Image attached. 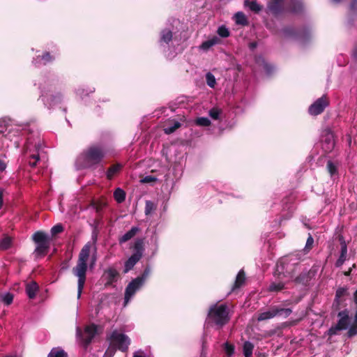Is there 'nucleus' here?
<instances>
[{"label":"nucleus","mask_w":357,"mask_h":357,"mask_svg":"<svg viewBox=\"0 0 357 357\" xmlns=\"http://www.w3.org/2000/svg\"><path fill=\"white\" fill-rule=\"evenodd\" d=\"M285 287V284L282 282H271L268 286V290L270 292H278L283 290Z\"/></svg>","instance_id":"obj_35"},{"label":"nucleus","mask_w":357,"mask_h":357,"mask_svg":"<svg viewBox=\"0 0 357 357\" xmlns=\"http://www.w3.org/2000/svg\"><path fill=\"white\" fill-rule=\"evenodd\" d=\"M91 206L95 208L97 215H102V211L107 206V199L101 197L99 199L93 200Z\"/></svg>","instance_id":"obj_21"},{"label":"nucleus","mask_w":357,"mask_h":357,"mask_svg":"<svg viewBox=\"0 0 357 357\" xmlns=\"http://www.w3.org/2000/svg\"><path fill=\"white\" fill-rule=\"evenodd\" d=\"M244 6L255 13H259L263 8V6L259 5L257 0H245Z\"/></svg>","instance_id":"obj_26"},{"label":"nucleus","mask_w":357,"mask_h":357,"mask_svg":"<svg viewBox=\"0 0 357 357\" xmlns=\"http://www.w3.org/2000/svg\"><path fill=\"white\" fill-rule=\"evenodd\" d=\"M12 245V238L6 236L0 241V250H6Z\"/></svg>","instance_id":"obj_38"},{"label":"nucleus","mask_w":357,"mask_h":357,"mask_svg":"<svg viewBox=\"0 0 357 357\" xmlns=\"http://www.w3.org/2000/svg\"><path fill=\"white\" fill-rule=\"evenodd\" d=\"M13 294L8 292L5 295L0 294L1 301L6 305H10L13 301Z\"/></svg>","instance_id":"obj_41"},{"label":"nucleus","mask_w":357,"mask_h":357,"mask_svg":"<svg viewBox=\"0 0 357 357\" xmlns=\"http://www.w3.org/2000/svg\"><path fill=\"white\" fill-rule=\"evenodd\" d=\"M234 346L229 342L225 344V350L228 357H231L234 354Z\"/></svg>","instance_id":"obj_47"},{"label":"nucleus","mask_w":357,"mask_h":357,"mask_svg":"<svg viewBox=\"0 0 357 357\" xmlns=\"http://www.w3.org/2000/svg\"><path fill=\"white\" fill-rule=\"evenodd\" d=\"M68 260H64L61 264V271H64L68 268Z\"/></svg>","instance_id":"obj_58"},{"label":"nucleus","mask_w":357,"mask_h":357,"mask_svg":"<svg viewBox=\"0 0 357 357\" xmlns=\"http://www.w3.org/2000/svg\"><path fill=\"white\" fill-rule=\"evenodd\" d=\"M278 311H275V305L271 306L268 310L266 312H261L258 314L257 321H266L275 317H277Z\"/></svg>","instance_id":"obj_19"},{"label":"nucleus","mask_w":357,"mask_h":357,"mask_svg":"<svg viewBox=\"0 0 357 357\" xmlns=\"http://www.w3.org/2000/svg\"><path fill=\"white\" fill-rule=\"evenodd\" d=\"M353 298L354 303L357 305V289L354 293Z\"/></svg>","instance_id":"obj_62"},{"label":"nucleus","mask_w":357,"mask_h":357,"mask_svg":"<svg viewBox=\"0 0 357 357\" xmlns=\"http://www.w3.org/2000/svg\"><path fill=\"white\" fill-rule=\"evenodd\" d=\"M143 284L142 278H136L128 284L125 291V304L129 301L130 298L140 289Z\"/></svg>","instance_id":"obj_12"},{"label":"nucleus","mask_w":357,"mask_h":357,"mask_svg":"<svg viewBox=\"0 0 357 357\" xmlns=\"http://www.w3.org/2000/svg\"><path fill=\"white\" fill-rule=\"evenodd\" d=\"M264 69L268 75H271L274 71V67L271 64L264 63Z\"/></svg>","instance_id":"obj_54"},{"label":"nucleus","mask_w":357,"mask_h":357,"mask_svg":"<svg viewBox=\"0 0 357 357\" xmlns=\"http://www.w3.org/2000/svg\"><path fill=\"white\" fill-rule=\"evenodd\" d=\"M220 113H221V111L216 107H213L209 111L210 116L214 120H218L219 119Z\"/></svg>","instance_id":"obj_48"},{"label":"nucleus","mask_w":357,"mask_h":357,"mask_svg":"<svg viewBox=\"0 0 357 357\" xmlns=\"http://www.w3.org/2000/svg\"><path fill=\"white\" fill-rule=\"evenodd\" d=\"M6 155L5 153L0 154V172H3L7 167V164L6 162Z\"/></svg>","instance_id":"obj_50"},{"label":"nucleus","mask_w":357,"mask_h":357,"mask_svg":"<svg viewBox=\"0 0 357 357\" xmlns=\"http://www.w3.org/2000/svg\"><path fill=\"white\" fill-rule=\"evenodd\" d=\"M219 41V39L217 37H213L210 40H207L203 42L200 46L201 49L204 50H208L210 47L217 44Z\"/></svg>","instance_id":"obj_36"},{"label":"nucleus","mask_w":357,"mask_h":357,"mask_svg":"<svg viewBox=\"0 0 357 357\" xmlns=\"http://www.w3.org/2000/svg\"><path fill=\"white\" fill-rule=\"evenodd\" d=\"M99 326L92 323L86 325L82 331L80 328H77L76 335L78 343L86 350L91 344L93 338L98 335Z\"/></svg>","instance_id":"obj_4"},{"label":"nucleus","mask_w":357,"mask_h":357,"mask_svg":"<svg viewBox=\"0 0 357 357\" xmlns=\"http://www.w3.org/2000/svg\"><path fill=\"white\" fill-rule=\"evenodd\" d=\"M96 261V256L93 255L91 257V262H90V266H91V267H93V266L95 265Z\"/></svg>","instance_id":"obj_60"},{"label":"nucleus","mask_w":357,"mask_h":357,"mask_svg":"<svg viewBox=\"0 0 357 357\" xmlns=\"http://www.w3.org/2000/svg\"><path fill=\"white\" fill-rule=\"evenodd\" d=\"M102 215H97V217L94 219L92 226L93 227V232L98 229V227L102 223Z\"/></svg>","instance_id":"obj_49"},{"label":"nucleus","mask_w":357,"mask_h":357,"mask_svg":"<svg viewBox=\"0 0 357 357\" xmlns=\"http://www.w3.org/2000/svg\"><path fill=\"white\" fill-rule=\"evenodd\" d=\"M275 311L278 312H277V316L282 317L284 318L288 317L292 312V310L290 308H284L276 305H275Z\"/></svg>","instance_id":"obj_37"},{"label":"nucleus","mask_w":357,"mask_h":357,"mask_svg":"<svg viewBox=\"0 0 357 357\" xmlns=\"http://www.w3.org/2000/svg\"><path fill=\"white\" fill-rule=\"evenodd\" d=\"M123 165L121 163H116L111 165L107 170L106 176L108 180H112L123 169Z\"/></svg>","instance_id":"obj_22"},{"label":"nucleus","mask_w":357,"mask_h":357,"mask_svg":"<svg viewBox=\"0 0 357 357\" xmlns=\"http://www.w3.org/2000/svg\"><path fill=\"white\" fill-rule=\"evenodd\" d=\"M349 324L350 318H340L337 323L328 329V335L329 336L337 335L338 331L347 329Z\"/></svg>","instance_id":"obj_14"},{"label":"nucleus","mask_w":357,"mask_h":357,"mask_svg":"<svg viewBox=\"0 0 357 357\" xmlns=\"http://www.w3.org/2000/svg\"><path fill=\"white\" fill-rule=\"evenodd\" d=\"M173 37L172 31L169 29H163L160 33V42H163L166 44H168L172 40Z\"/></svg>","instance_id":"obj_32"},{"label":"nucleus","mask_w":357,"mask_h":357,"mask_svg":"<svg viewBox=\"0 0 357 357\" xmlns=\"http://www.w3.org/2000/svg\"><path fill=\"white\" fill-rule=\"evenodd\" d=\"M329 105V100L326 95L322 96L313 102L308 109V112L312 116L321 114Z\"/></svg>","instance_id":"obj_10"},{"label":"nucleus","mask_w":357,"mask_h":357,"mask_svg":"<svg viewBox=\"0 0 357 357\" xmlns=\"http://www.w3.org/2000/svg\"><path fill=\"white\" fill-rule=\"evenodd\" d=\"M337 317L339 318H350L349 317V312L347 309H345L344 310H342L338 312Z\"/></svg>","instance_id":"obj_56"},{"label":"nucleus","mask_w":357,"mask_h":357,"mask_svg":"<svg viewBox=\"0 0 357 357\" xmlns=\"http://www.w3.org/2000/svg\"><path fill=\"white\" fill-rule=\"evenodd\" d=\"M268 8L270 12L275 17L282 14L284 11V7L282 3L271 1L268 4Z\"/></svg>","instance_id":"obj_20"},{"label":"nucleus","mask_w":357,"mask_h":357,"mask_svg":"<svg viewBox=\"0 0 357 357\" xmlns=\"http://www.w3.org/2000/svg\"><path fill=\"white\" fill-rule=\"evenodd\" d=\"M55 60V56L49 52H45L42 55L37 56L33 62L36 66L38 65H47V63H52Z\"/></svg>","instance_id":"obj_16"},{"label":"nucleus","mask_w":357,"mask_h":357,"mask_svg":"<svg viewBox=\"0 0 357 357\" xmlns=\"http://www.w3.org/2000/svg\"><path fill=\"white\" fill-rule=\"evenodd\" d=\"M195 123L199 126H209L211 125V121L207 117H199L195 120Z\"/></svg>","instance_id":"obj_42"},{"label":"nucleus","mask_w":357,"mask_h":357,"mask_svg":"<svg viewBox=\"0 0 357 357\" xmlns=\"http://www.w3.org/2000/svg\"><path fill=\"white\" fill-rule=\"evenodd\" d=\"M282 31H283V33L286 36H295L296 35L294 29L293 28H291V27L284 28Z\"/></svg>","instance_id":"obj_55"},{"label":"nucleus","mask_w":357,"mask_h":357,"mask_svg":"<svg viewBox=\"0 0 357 357\" xmlns=\"http://www.w3.org/2000/svg\"><path fill=\"white\" fill-rule=\"evenodd\" d=\"M303 6L301 2L297 0H291L289 6V11L294 14H300L303 12Z\"/></svg>","instance_id":"obj_27"},{"label":"nucleus","mask_w":357,"mask_h":357,"mask_svg":"<svg viewBox=\"0 0 357 357\" xmlns=\"http://www.w3.org/2000/svg\"><path fill=\"white\" fill-rule=\"evenodd\" d=\"M349 295V288L346 286L340 287L337 289L335 291V298L333 303V307L335 310H340V306L343 302L346 301L344 297Z\"/></svg>","instance_id":"obj_13"},{"label":"nucleus","mask_w":357,"mask_h":357,"mask_svg":"<svg viewBox=\"0 0 357 357\" xmlns=\"http://www.w3.org/2000/svg\"><path fill=\"white\" fill-rule=\"evenodd\" d=\"M254 344L250 341H245L243 346V353L245 357H252Z\"/></svg>","instance_id":"obj_31"},{"label":"nucleus","mask_w":357,"mask_h":357,"mask_svg":"<svg viewBox=\"0 0 357 357\" xmlns=\"http://www.w3.org/2000/svg\"><path fill=\"white\" fill-rule=\"evenodd\" d=\"M293 197L291 196H287L284 197L282 200L283 204V211L287 210V213L282 215V219H288L289 218L294 212V206L292 204Z\"/></svg>","instance_id":"obj_17"},{"label":"nucleus","mask_w":357,"mask_h":357,"mask_svg":"<svg viewBox=\"0 0 357 357\" xmlns=\"http://www.w3.org/2000/svg\"><path fill=\"white\" fill-rule=\"evenodd\" d=\"M107 339L110 341L112 345L122 352H127L131 343L127 335L119 333L117 330L113 331Z\"/></svg>","instance_id":"obj_9"},{"label":"nucleus","mask_w":357,"mask_h":357,"mask_svg":"<svg viewBox=\"0 0 357 357\" xmlns=\"http://www.w3.org/2000/svg\"><path fill=\"white\" fill-rule=\"evenodd\" d=\"M338 238L341 245V251L340 255L335 264L336 267L342 266L347 260V245L346 244L345 240L341 235L339 236Z\"/></svg>","instance_id":"obj_15"},{"label":"nucleus","mask_w":357,"mask_h":357,"mask_svg":"<svg viewBox=\"0 0 357 357\" xmlns=\"http://www.w3.org/2000/svg\"><path fill=\"white\" fill-rule=\"evenodd\" d=\"M256 47H257V43H255V42H254V43H251L250 44V47L251 49H254V48H255Z\"/></svg>","instance_id":"obj_64"},{"label":"nucleus","mask_w":357,"mask_h":357,"mask_svg":"<svg viewBox=\"0 0 357 357\" xmlns=\"http://www.w3.org/2000/svg\"><path fill=\"white\" fill-rule=\"evenodd\" d=\"M313 244H314V238L312 236V235L310 234H309V236L307 237L306 244H305V246L304 248V251L305 252H308L312 248Z\"/></svg>","instance_id":"obj_46"},{"label":"nucleus","mask_w":357,"mask_h":357,"mask_svg":"<svg viewBox=\"0 0 357 357\" xmlns=\"http://www.w3.org/2000/svg\"><path fill=\"white\" fill-rule=\"evenodd\" d=\"M139 231V228L137 227H132L129 231L124 234L121 237L119 238V243H123L133 238Z\"/></svg>","instance_id":"obj_28"},{"label":"nucleus","mask_w":357,"mask_h":357,"mask_svg":"<svg viewBox=\"0 0 357 357\" xmlns=\"http://www.w3.org/2000/svg\"><path fill=\"white\" fill-rule=\"evenodd\" d=\"M317 271L316 268L312 267L310 270L301 273L294 281L296 284L307 287L310 284L311 280L314 278Z\"/></svg>","instance_id":"obj_11"},{"label":"nucleus","mask_w":357,"mask_h":357,"mask_svg":"<svg viewBox=\"0 0 357 357\" xmlns=\"http://www.w3.org/2000/svg\"><path fill=\"white\" fill-rule=\"evenodd\" d=\"M32 240L37 245L34 254L37 258L44 257L50 250V239L47 235L42 231L35 232L32 236Z\"/></svg>","instance_id":"obj_7"},{"label":"nucleus","mask_w":357,"mask_h":357,"mask_svg":"<svg viewBox=\"0 0 357 357\" xmlns=\"http://www.w3.org/2000/svg\"><path fill=\"white\" fill-rule=\"evenodd\" d=\"M48 99L52 102V104H56L61 101V94L58 93L56 96H50Z\"/></svg>","instance_id":"obj_52"},{"label":"nucleus","mask_w":357,"mask_h":357,"mask_svg":"<svg viewBox=\"0 0 357 357\" xmlns=\"http://www.w3.org/2000/svg\"><path fill=\"white\" fill-rule=\"evenodd\" d=\"M181 126V124L178 121L174 119L169 120L167 123L166 127L164 128V132L167 135H170L174 132Z\"/></svg>","instance_id":"obj_24"},{"label":"nucleus","mask_w":357,"mask_h":357,"mask_svg":"<svg viewBox=\"0 0 357 357\" xmlns=\"http://www.w3.org/2000/svg\"><path fill=\"white\" fill-rule=\"evenodd\" d=\"M245 282V273L243 270H241L236 278L235 282L231 287V291L241 287Z\"/></svg>","instance_id":"obj_25"},{"label":"nucleus","mask_w":357,"mask_h":357,"mask_svg":"<svg viewBox=\"0 0 357 357\" xmlns=\"http://www.w3.org/2000/svg\"><path fill=\"white\" fill-rule=\"evenodd\" d=\"M149 273H150V268H149V267H146L144 270L143 273L140 276H138L137 278H142V282H144L145 280L149 276Z\"/></svg>","instance_id":"obj_57"},{"label":"nucleus","mask_w":357,"mask_h":357,"mask_svg":"<svg viewBox=\"0 0 357 357\" xmlns=\"http://www.w3.org/2000/svg\"><path fill=\"white\" fill-rule=\"evenodd\" d=\"M114 198L119 204L123 202L126 199V192L120 188H117L114 192Z\"/></svg>","instance_id":"obj_33"},{"label":"nucleus","mask_w":357,"mask_h":357,"mask_svg":"<svg viewBox=\"0 0 357 357\" xmlns=\"http://www.w3.org/2000/svg\"><path fill=\"white\" fill-rule=\"evenodd\" d=\"M326 169L331 176L337 174V167L331 160H328L326 165Z\"/></svg>","instance_id":"obj_40"},{"label":"nucleus","mask_w":357,"mask_h":357,"mask_svg":"<svg viewBox=\"0 0 357 357\" xmlns=\"http://www.w3.org/2000/svg\"><path fill=\"white\" fill-rule=\"evenodd\" d=\"M218 34L222 38H227L230 35L229 29L225 26H221L218 29Z\"/></svg>","instance_id":"obj_43"},{"label":"nucleus","mask_w":357,"mask_h":357,"mask_svg":"<svg viewBox=\"0 0 357 357\" xmlns=\"http://www.w3.org/2000/svg\"><path fill=\"white\" fill-rule=\"evenodd\" d=\"M91 244L87 243L81 249L75 266L72 269L73 274L77 277V298L81 297L86 280L88 261L90 257Z\"/></svg>","instance_id":"obj_1"},{"label":"nucleus","mask_w":357,"mask_h":357,"mask_svg":"<svg viewBox=\"0 0 357 357\" xmlns=\"http://www.w3.org/2000/svg\"><path fill=\"white\" fill-rule=\"evenodd\" d=\"M207 319L209 321L222 328L230 320L228 306L226 304L211 305L207 314Z\"/></svg>","instance_id":"obj_3"},{"label":"nucleus","mask_w":357,"mask_h":357,"mask_svg":"<svg viewBox=\"0 0 357 357\" xmlns=\"http://www.w3.org/2000/svg\"><path fill=\"white\" fill-rule=\"evenodd\" d=\"M133 254L125 261L123 273L131 271L136 264L142 259L144 252V241L137 238L132 246Z\"/></svg>","instance_id":"obj_6"},{"label":"nucleus","mask_w":357,"mask_h":357,"mask_svg":"<svg viewBox=\"0 0 357 357\" xmlns=\"http://www.w3.org/2000/svg\"><path fill=\"white\" fill-rule=\"evenodd\" d=\"M157 181V178L153 176H146L141 179V182L143 183H149Z\"/></svg>","instance_id":"obj_53"},{"label":"nucleus","mask_w":357,"mask_h":357,"mask_svg":"<svg viewBox=\"0 0 357 357\" xmlns=\"http://www.w3.org/2000/svg\"><path fill=\"white\" fill-rule=\"evenodd\" d=\"M116 349H117L114 346L110 344L109 347L107 349L104 356L107 357H112L114 355Z\"/></svg>","instance_id":"obj_51"},{"label":"nucleus","mask_w":357,"mask_h":357,"mask_svg":"<svg viewBox=\"0 0 357 357\" xmlns=\"http://www.w3.org/2000/svg\"><path fill=\"white\" fill-rule=\"evenodd\" d=\"M322 146H323V149L326 152H331L333 149V148L335 146V142L333 139L332 135H328L326 137V138L323 142Z\"/></svg>","instance_id":"obj_29"},{"label":"nucleus","mask_w":357,"mask_h":357,"mask_svg":"<svg viewBox=\"0 0 357 357\" xmlns=\"http://www.w3.org/2000/svg\"><path fill=\"white\" fill-rule=\"evenodd\" d=\"M63 231V227L61 224H56L53 226L51 229V234L54 236Z\"/></svg>","instance_id":"obj_45"},{"label":"nucleus","mask_w":357,"mask_h":357,"mask_svg":"<svg viewBox=\"0 0 357 357\" xmlns=\"http://www.w3.org/2000/svg\"><path fill=\"white\" fill-rule=\"evenodd\" d=\"M3 190L2 189H0V209L2 208L3 204Z\"/></svg>","instance_id":"obj_59"},{"label":"nucleus","mask_w":357,"mask_h":357,"mask_svg":"<svg viewBox=\"0 0 357 357\" xmlns=\"http://www.w3.org/2000/svg\"><path fill=\"white\" fill-rule=\"evenodd\" d=\"M300 265V259L295 255L284 256L277 261L274 276L279 280L292 278Z\"/></svg>","instance_id":"obj_2"},{"label":"nucleus","mask_w":357,"mask_h":357,"mask_svg":"<svg viewBox=\"0 0 357 357\" xmlns=\"http://www.w3.org/2000/svg\"><path fill=\"white\" fill-rule=\"evenodd\" d=\"M47 357H68V355L67 352L61 347H54L51 349Z\"/></svg>","instance_id":"obj_30"},{"label":"nucleus","mask_w":357,"mask_h":357,"mask_svg":"<svg viewBox=\"0 0 357 357\" xmlns=\"http://www.w3.org/2000/svg\"><path fill=\"white\" fill-rule=\"evenodd\" d=\"M157 205L152 201H146L144 213L146 215H150L153 211L156 210Z\"/></svg>","instance_id":"obj_39"},{"label":"nucleus","mask_w":357,"mask_h":357,"mask_svg":"<svg viewBox=\"0 0 357 357\" xmlns=\"http://www.w3.org/2000/svg\"><path fill=\"white\" fill-rule=\"evenodd\" d=\"M105 155L106 151L104 148L97 145L91 146L83 153L84 160L87 167L100 164Z\"/></svg>","instance_id":"obj_5"},{"label":"nucleus","mask_w":357,"mask_h":357,"mask_svg":"<svg viewBox=\"0 0 357 357\" xmlns=\"http://www.w3.org/2000/svg\"><path fill=\"white\" fill-rule=\"evenodd\" d=\"M206 79L208 86H209L211 88H213L216 84L214 75L211 73H208L206 75Z\"/></svg>","instance_id":"obj_44"},{"label":"nucleus","mask_w":357,"mask_h":357,"mask_svg":"<svg viewBox=\"0 0 357 357\" xmlns=\"http://www.w3.org/2000/svg\"><path fill=\"white\" fill-rule=\"evenodd\" d=\"M133 357H145V356L143 355V352H142V351H137V352L134 353Z\"/></svg>","instance_id":"obj_61"},{"label":"nucleus","mask_w":357,"mask_h":357,"mask_svg":"<svg viewBox=\"0 0 357 357\" xmlns=\"http://www.w3.org/2000/svg\"><path fill=\"white\" fill-rule=\"evenodd\" d=\"M40 148L41 144L39 138L36 140L31 137L27 138L24 151L25 154H29L28 162L31 167H35L40 160L38 151Z\"/></svg>","instance_id":"obj_8"},{"label":"nucleus","mask_w":357,"mask_h":357,"mask_svg":"<svg viewBox=\"0 0 357 357\" xmlns=\"http://www.w3.org/2000/svg\"><path fill=\"white\" fill-rule=\"evenodd\" d=\"M38 290L39 286L35 281L26 284V293L30 299H33L36 297Z\"/></svg>","instance_id":"obj_23"},{"label":"nucleus","mask_w":357,"mask_h":357,"mask_svg":"<svg viewBox=\"0 0 357 357\" xmlns=\"http://www.w3.org/2000/svg\"><path fill=\"white\" fill-rule=\"evenodd\" d=\"M234 19L236 24L242 25V26H246L248 24V21L245 15V14L242 12H238L234 15Z\"/></svg>","instance_id":"obj_34"},{"label":"nucleus","mask_w":357,"mask_h":357,"mask_svg":"<svg viewBox=\"0 0 357 357\" xmlns=\"http://www.w3.org/2000/svg\"><path fill=\"white\" fill-rule=\"evenodd\" d=\"M352 268H349L348 271L344 272L345 276H349L351 273Z\"/></svg>","instance_id":"obj_63"},{"label":"nucleus","mask_w":357,"mask_h":357,"mask_svg":"<svg viewBox=\"0 0 357 357\" xmlns=\"http://www.w3.org/2000/svg\"><path fill=\"white\" fill-rule=\"evenodd\" d=\"M119 275V272L114 268H109L104 272L103 276L106 278L105 286L112 285L114 282L117 280Z\"/></svg>","instance_id":"obj_18"}]
</instances>
